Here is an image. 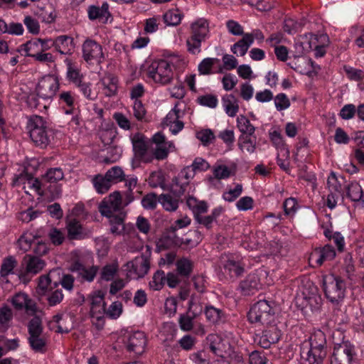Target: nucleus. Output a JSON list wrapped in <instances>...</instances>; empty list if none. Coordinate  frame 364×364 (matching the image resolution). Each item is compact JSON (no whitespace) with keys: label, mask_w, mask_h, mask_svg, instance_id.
Listing matches in <instances>:
<instances>
[{"label":"nucleus","mask_w":364,"mask_h":364,"mask_svg":"<svg viewBox=\"0 0 364 364\" xmlns=\"http://www.w3.org/2000/svg\"><path fill=\"white\" fill-rule=\"evenodd\" d=\"M276 303L272 300H259L250 309L247 319L251 323L257 326L271 324L276 321Z\"/></svg>","instance_id":"obj_1"},{"label":"nucleus","mask_w":364,"mask_h":364,"mask_svg":"<svg viewBox=\"0 0 364 364\" xmlns=\"http://www.w3.org/2000/svg\"><path fill=\"white\" fill-rule=\"evenodd\" d=\"M190 29V36L186 40L187 49L192 54H198L200 52L202 43L210 37L209 22L200 18L191 23Z\"/></svg>","instance_id":"obj_2"},{"label":"nucleus","mask_w":364,"mask_h":364,"mask_svg":"<svg viewBox=\"0 0 364 364\" xmlns=\"http://www.w3.org/2000/svg\"><path fill=\"white\" fill-rule=\"evenodd\" d=\"M323 289L326 299L333 304H339L345 297L346 282L333 274L323 277Z\"/></svg>","instance_id":"obj_3"},{"label":"nucleus","mask_w":364,"mask_h":364,"mask_svg":"<svg viewBox=\"0 0 364 364\" xmlns=\"http://www.w3.org/2000/svg\"><path fill=\"white\" fill-rule=\"evenodd\" d=\"M27 128L33 142L41 148L46 147L50 140L48 134L46 122L38 115L31 116L28 122Z\"/></svg>","instance_id":"obj_4"},{"label":"nucleus","mask_w":364,"mask_h":364,"mask_svg":"<svg viewBox=\"0 0 364 364\" xmlns=\"http://www.w3.org/2000/svg\"><path fill=\"white\" fill-rule=\"evenodd\" d=\"M151 248L146 246V250L140 257H136L134 260L127 262L124 265L127 271V277L129 279H138L144 277L150 269Z\"/></svg>","instance_id":"obj_5"},{"label":"nucleus","mask_w":364,"mask_h":364,"mask_svg":"<svg viewBox=\"0 0 364 364\" xmlns=\"http://www.w3.org/2000/svg\"><path fill=\"white\" fill-rule=\"evenodd\" d=\"M148 76L156 83L170 84L173 78L172 65L166 60L153 62L149 68Z\"/></svg>","instance_id":"obj_6"},{"label":"nucleus","mask_w":364,"mask_h":364,"mask_svg":"<svg viewBox=\"0 0 364 364\" xmlns=\"http://www.w3.org/2000/svg\"><path fill=\"white\" fill-rule=\"evenodd\" d=\"M202 312V305L197 302L196 296L193 294L188 301L186 312L181 314L178 318V324L181 329L183 331H191L194 326V319L198 317Z\"/></svg>","instance_id":"obj_7"},{"label":"nucleus","mask_w":364,"mask_h":364,"mask_svg":"<svg viewBox=\"0 0 364 364\" xmlns=\"http://www.w3.org/2000/svg\"><path fill=\"white\" fill-rule=\"evenodd\" d=\"M355 355L354 346L349 341L335 345L331 364H353Z\"/></svg>","instance_id":"obj_8"},{"label":"nucleus","mask_w":364,"mask_h":364,"mask_svg":"<svg viewBox=\"0 0 364 364\" xmlns=\"http://www.w3.org/2000/svg\"><path fill=\"white\" fill-rule=\"evenodd\" d=\"M59 89V82L54 75H46L38 82L36 92L38 96L43 100H51Z\"/></svg>","instance_id":"obj_9"},{"label":"nucleus","mask_w":364,"mask_h":364,"mask_svg":"<svg viewBox=\"0 0 364 364\" xmlns=\"http://www.w3.org/2000/svg\"><path fill=\"white\" fill-rule=\"evenodd\" d=\"M82 58L89 64L93 63V61L102 62L104 58L102 47L97 41L87 38L82 46Z\"/></svg>","instance_id":"obj_10"},{"label":"nucleus","mask_w":364,"mask_h":364,"mask_svg":"<svg viewBox=\"0 0 364 364\" xmlns=\"http://www.w3.org/2000/svg\"><path fill=\"white\" fill-rule=\"evenodd\" d=\"M135 157L143 162L150 163L153 156L149 153V142L145 140L144 135L137 133L132 139Z\"/></svg>","instance_id":"obj_11"},{"label":"nucleus","mask_w":364,"mask_h":364,"mask_svg":"<svg viewBox=\"0 0 364 364\" xmlns=\"http://www.w3.org/2000/svg\"><path fill=\"white\" fill-rule=\"evenodd\" d=\"M326 354L327 350H322L304 344L300 352L301 364H321Z\"/></svg>","instance_id":"obj_12"},{"label":"nucleus","mask_w":364,"mask_h":364,"mask_svg":"<svg viewBox=\"0 0 364 364\" xmlns=\"http://www.w3.org/2000/svg\"><path fill=\"white\" fill-rule=\"evenodd\" d=\"M262 331L259 343L263 348H268L272 344L277 343L282 336L281 330L278 328L276 321L271 324H265Z\"/></svg>","instance_id":"obj_13"},{"label":"nucleus","mask_w":364,"mask_h":364,"mask_svg":"<svg viewBox=\"0 0 364 364\" xmlns=\"http://www.w3.org/2000/svg\"><path fill=\"white\" fill-rule=\"evenodd\" d=\"M122 205V196L120 192L114 191L100 203L99 212L103 216H109L120 209Z\"/></svg>","instance_id":"obj_14"},{"label":"nucleus","mask_w":364,"mask_h":364,"mask_svg":"<svg viewBox=\"0 0 364 364\" xmlns=\"http://www.w3.org/2000/svg\"><path fill=\"white\" fill-rule=\"evenodd\" d=\"M10 301L16 310L24 309L29 315H35L37 311L36 302L31 299L26 293H16L12 296Z\"/></svg>","instance_id":"obj_15"},{"label":"nucleus","mask_w":364,"mask_h":364,"mask_svg":"<svg viewBox=\"0 0 364 364\" xmlns=\"http://www.w3.org/2000/svg\"><path fill=\"white\" fill-rule=\"evenodd\" d=\"M181 245V237L178 236L175 228H169L164 232L156 243L158 251L170 249L174 246Z\"/></svg>","instance_id":"obj_16"},{"label":"nucleus","mask_w":364,"mask_h":364,"mask_svg":"<svg viewBox=\"0 0 364 364\" xmlns=\"http://www.w3.org/2000/svg\"><path fill=\"white\" fill-rule=\"evenodd\" d=\"M125 344L128 351L140 355L146 345V336L142 331H136L129 336Z\"/></svg>","instance_id":"obj_17"},{"label":"nucleus","mask_w":364,"mask_h":364,"mask_svg":"<svg viewBox=\"0 0 364 364\" xmlns=\"http://www.w3.org/2000/svg\"><path fill=\"white\" fill-rule=\"evenodd\" d=\"M261 287L260 279L257 274H250L241 281L238 289L244 296L255 294Z\"/></svg>","instance_id":"obj_18"},{"label":"nucleus","mask_w":364,"mask_h":364,"mask_svg":"<svg viewBox=\"0 0 364 364\" xmlns=\"http://www.w3.org/2000/svg\"><path fill=\"white\" fill-rule=\"evenodd\" d=\"M336 257V251L333 246L326 245L318 247L310 255V259L314 260L317 265L321 266L325 261L332 260Z\"/></svg>","instance_id":"obj_19"},{"label":"nucleus","mask_w":364,"mask_h":364,"mask_svg":"<svg viewBox=\"0 0 364 364\" xmlns=\"http://www.w3.org/2000/svg\"><path fill=\"white\" fill-rule=\"evenodd\" d=\"M55 50L61 54H71L75 48L73 38L71 36L63 35L57 37L54 41Z\"/></svg>","instance_id":"obj_20"},{"label":"nucleus","mask_w":364,"mask_h":364,"mask_svg":"<svg viewBox=\"0 0 364 364\" xmlns=\"http://www.w3.org/2000/svg\"><path fill=\"white\" fill-rule=\"evenodd\" d=\"M66 229L70 240H81L84 237L82 226L76 218H67Z\"/></svg>","instance_id":"obj_21"},{"label":"nucleus","mask_w":364,"mask_h":364,"mask_svg":"<svg viewBox=\"0 0 364 364\" xmlns=\"http://www.w3.org/2000/svg\"><path fill=\"white\" fill-rule=\"evenodd\" d=\"M70 269L77 272L83 279L87 282H92L98 272V267L92 266L89 268L85 267L79 262H75L72 264Z\"/></svg>","instance_id":"obj_22"},{"label":"nucleus","mask_w":364,"mask_h":364,"mask_svg":"<svg viewBox=\"0 0 364 364\" xmlns=\"http://www.w3.org/2000/svg\"><path fill=\"white\" fill-rule=\"evenodd\" d=\"M60 269L50 270L48 274H44L38 278V284L37 288L38 294L44 295L50 287V289L55 288L53 287V275L55 274H60Z\"/></svg>","instance_id":"obj_23"},{"label":"nucleus","mask_w":364,"mask_h":364,"mask_svg":"<svg viewBox=\"0 0 364 364\" xmlns=\"http://www.w3.org/2000/svg\"><path fill=\"white\" fill-rule=\"evenodd\" d=\"M100 82L106 96L111 97L117 94L118 80L114 75L105 73L100 79Z\"/></svg>","instance_id":"obj_24"},{"label":"nucleus","mask_w":364,"mask_h":364,"mask_svg":"<svg viewBox=\"0 0 364 364\" xmlns=\"http://www.w3.org/2000/svg\"><path fill=\"white\" fill-rule=\"evenodd\" d=\"M23 262L26 264L27 272H31L33 275L40 272L46 265L43 259L31 255H26L24 257Z\"/></svg>","instance_id":"obj_25"},{"label":"nucleus","mask_w":364,"mask_h":364,"mask_svg":"<svg viewBox=\"0 0 364 364\" xmlns=\"http://www.w3.org/2000/svg\"><path fill=\"white\" fill-rule=\"evenodd\" d=\"M222 102L225 113L231 117L236 116L239 111L238 100L232 94L225 95L222 97Z\"/></svg>","instance_id":"obj_26"},{"label":"nucleus","mask_w":364,"mask_h":364,"mask_svg":"<svg viewBox=\"0 0 364 364\" xmlns=\"http://www.w3.org/2000/svg\"><path fill=\"white\" fill-rule=\"evenodd\" d=\"M346 196L352 201L360 202L364 203V195L363 188L356 181H352L348 183L346 187Z\"/></svg>","instance_id":"obj_27"},{"label":"nucleus","mask_w":364,"mask_h":364,"mask_svg":"<svg viewBox=\"0 0 364 364\" xmlns=\"http://www.w3.org/2000/svg\"><path fill=\"white\" fill-rule=\"evenodd\" d=\"M65 62L67 65L66 78L68 81L74 85L80 82L84 78L80 70L70 60L66 59Z\"/></svg>","instance_id":"obj_28"},{"label":"nucleus","mask_w":364,"mask_h":364,"mask_svg":"<svg viewBox=\"0 0 364 364\" xmlns=\"http://www.w3.org/2000/svg\"><path fill=\"white\" fill-rule=\"evenodd\" d=\"M106 217L109 218V222L111 226L110 232L114 235H122L124 231V215L122 213L116 215L114 213H111L109 216Z\"/></svg>","instance_id":"obj_29"},{"label":"nucleus","mask_w":364,"mask_h":364,"mask_svg":"<svg viewBox=\"0 0 364 364\" xmlns=\"http://www.w3.org/2000/svg\"><path fill=\"white\" fill-rule=\"evenodd\" d=\"M177 273L183 279V282L188 279L193 272V263L187 258H182L176 262Z\"/></svg>","instance_id":"obj_30"},{"label":"nucleus","mask_w":364,"mask_h":364,"mask_svg":"<svg viewBox=\"0 0 364 364\" xmlns=\"http://www.w3.org/2000/svg\"><path fill=\"white\" fill-rule=\"evenodd\" d=\"M16 264L17 261L14 257L9 256L6 257L1 266L0 280L2 282H8L9 281L7 279V277L9 274L14 273V269L16 267Z\"/></svg>","instance_id":"obj_31"},{"label":"nucleus","mask_w":364,"mask_h":364,"mask_svg":"<svg viewBox=\"0 0 364 364\" xmlns=\"http://www.w3.org/2000/svg\"><path fill=\"white\" fill-rule=\"evenodd\" d=\"M12 309L7 305L0 307V331L6 332L10 327V322L13 319Z\"/></svg>","instance_id":"obj_32"},{"label":"nucleus","mask_w":364,"mask_h":364,"mask_svg":"<svg viewBox=\"0 0 364 364\" xmlns=\"http://www.w3.org/2000/svg\"><path fill=\"white\" fill-rule=\"evenodd\" d=\"M308 346L322 350H327L326 338L325 333L318 330L314 333L309 338Z\"/></svg>","instance_id":"obj_33"},{"label":"nucleus","mask_w":364,"mask_h":364,"mask_svg":"<svg viewBox=\"0 0 364 364\" xmlns=\"http://www.w3.org/2000/svg\"><path fill=\"white\" fill-rule=\"evenodd\" d=\"M92 183L96 191L100 194L107 192L112 185L106 175L103 176L101 174H97L93 178Z\"/></svg>","instance_id":"obj_34"},{"label":"nucleus","mask_w":364,"mask_h":364,"mask_svg":"<svg viewBox=\"0 0 364 364\" xmlns=\"http://www.w3.org/2000/svg\"><path fill=\"white\" fill-rule=\"evenodd\" d=\"M179 198L168 193H162L159 196V203L166 210L172 212L178 208Z\"/></svg>","instance_id":"obj_35"},{"label":"nucleus","mask_w":364,"mask_h":364,"mask_svg":"<svg viewBox=\"0 0 364 364\" xmlns=\"http://www.w3.org/2000/svg\"><path fill=\"white\" fill-rule=\"evenodd\" d=\"M183 14L178 9H169L166 11L163 18L167 26H178L180 24Z\"/></svg>","instance_id":"obj_36"},{"label":"nucleus","mask_w":364,"mask_h":364,"mask_svg":"<svg viewBox=\"0 0 364 364\" xmlns=\"http://www.w3.org/2000/svg\"><path fill=\"white\" fill-rule=\"evenodd\" d=\"M252 44V38L249 36L244 34L242 38L235 43L232 47L231 50L233 53H237V49L239 50L240 56H243L246 54L250 46Z\"/></svg>","instance_id":"obj_37"},{"label":"nucleus","mask_w":364,"mask_h":364,"mask_svg":"<svg viewBox=\"0 0 364 364\" xmlns=\"http://www.w3.org/2000/svg\"><path fill=\"white\" fill-rule=\"evenodd\" d=\"M41 38H36L27 41L21 46L22 50L25 52V55L28 57H33L41 52Z\"/></svg>","instance_id":"obj_38"},{"label":"nucleus","mask_w":364,"mask_h":364,"mask_svg":"<svg viewBox=\"0 0 364 364\" xmlns=\"http://www.w3.org/2000/svg\"><path fill=\"white\" fill-rule=\"evenodd\" d=\"M36 15L39 19L47 23L53 22L56 18L55 9L51 5H48L43 8H39L36 11Z\"/></svg>","instance_id":"obj_39"},{"label":"nucleus","mask_w":364,"mask_h":364,"mask_svg":"<svg viewBox=\"0 0 364 364\" xmlns=\"http://www.w3.org/2000/svg\"><path fill=\"white\" fill-rule=\"evenodd\" d=\"M188 181H183L179 177L175 176L172 179L170 191L176 198H181L185 193Z\"/></svg>","instance_id":"obj_40"},{"label":"nucleus","mask_w":364,"mask_h":364,"mask_svg":"<svg viewBox=\"0 0 364 364\" xmlns=\"http://www.w3.org/2000/svg\"><path fill=\"white\" fill-rule=\"evenodd\" d=\"M225 270L229 272L231 277H239L244 272V265L240 262L228 259L224 265Z\"/></svg>","instance_id":"obj_41"},{"label":"nucleus","mask_w":364,"mask_h":364,"mask_svg":"<svg viewBox=\"0 0 364 364\" xmlns=\"http://www.w3.org/2000/svg\"><path fill=\"white\" fill-rule=\"evenodd\" d=\"M165 282L166 274L163 270L159 269L154 274L149 285L151 289L159 291L164 287Z\"/></svg>","instance_id":"obj_42"},{"label":"nucleus","mask_w":364,"mask_h":364,"mask_svg":"<svg viewBox=\"0 0 364 364\" xmlns=\"http://www.w3.org/2000/svg\"><path fill=\"white\" fill-rule=\"evenodd\" d=\"M38 238V236L33 235L32 232H24L18 240V245L19 249L23 252H27L31 247L32 243Z\"/></svg>","instance_id":"obj_43"},{"label":"nucleus","mask_w":364,"mask_h":364,"mask_svg":"<svg viewBox=\"0 0 364 364\" xmlns=\"http://www.w3.org/2000/svg\"><path fill=\"white\" fill-rule=\"evenodd\" d=\"M64 173L60 168H50L43 175V180L47 183H57L63 178Z\"/></svg>","instance_id":"obj_44"},{"label":"nucleus","mask_w":364,"mask_h":364,"mask_svg":"<svg viewBox=\"0 0 364 364\" xmlns=\"http://www.w3.org/2000/svg\"><path fill=\"white\" fill-rule=\"evenodd\" d=\"M237 127L242 133V135L249 136H251L255 130V127L250 123V121L242 115L237 118Z\"/></svg>","instance_id":"obj_45"},{"label":"nucleus","mask_w":364,"mask_h":364,"mask_svg":"<svg viewBox=\"0 0 364 364\" xmlns=\"http://www.w3.org/2000/svg\"><path fill=\"white\" fill-rule=\"evenodd\" d=\"M42 321L40 316L35 315L28 323L29 336L41 335L43 333Z\"/></svg>","instance_id":"obj_46"},{"label":"nucleus","mask_w":364,"mask_h":364,"mask_svg":"<svg viewBox=\"0 0 364 364\" xmlns=\"http://www.w3.org/2000/svg\"><path fill=\"white\" fill-rule=\"evenodd\" d=\"M118 271V265L115 263L108 264L102 268L100 279L109 282L112 281Z\"/></svg>","instance_id":"obj_47"},{"label":"nucleus","mask_w":364,"mask_h":364,"mask_svg":"<svg viewBox=\"0 0 364 364\" xmlns=\"http://www.w3.org/2000/svg\"><path fill=\"white\" fill-rule=\"evenodd\" d=\"M105 175L107 178L109 180L111 183H117L118 181H122L125 179V175L122 170V168L119 166H114L109 169Z\"/></svg>","instance_id":"obj_48"},{"label":"nucleus","mask_w":364,"mask_h":364,"mask_svg":"<svg viewBox=\"0 0 364 364\" xmlns=\"http://www.w3.org/2000/svg\"><path fill=\"white\" fill-rule=\"evenodd\" d=\"M159 203V196L155 193H150L142 198L141 205L146 210H154Z\"/></svg>","instance_id":"obj_49"},{"label":"nucleus","mask_w":364,"mask_h":364,"mask_svg":"<svg viewBox=\"0 0 364 364\" xmlns=\"http://www.w3.org/2000/svg\"><path fill=\"white\" fill-rule=\"evenodd\" d=\"M149 184L152 188L161 187L165 190V177L162 172H152L149 178Z\"/></svg>","instance_id":"obj_50"},{"label":"nucleus","mask_w":364,"mask_h":364,"mask_svg":"<svg viewBox=\"0 0 364 364\" xmlns=\"http://www.w3.org/2000/svg\"><path fill=\"white\" fill-rule=\"evenodd\" d=\"M196 102L200 105L208 107L212 109L215 108L218 103L217 97L212 94H207L199 96L197 98Z\"/></svg>","instance_id":"obj_51"},{"label":"nucleus","mask_w":364,"mask_h":364,"mask_svg":"<svg viewBox=\"0 0 364 364\" xmlns=\"http://www.w3.org/2000/svg\"><path fill=\"white\" fill-rule=\"evenodd\" d=\"M238 146L242 151L245 149L249 153H253L256 149L255 141H253L250 136L245 135L240 136Z\"/></svg>","instance_id":"obj_52"},{"label":"nucleus","mask_w":364,"mask_h":364,"mask_svg":"<svg viewBox=\"0 0 364 364\" xmlns=\"http://www.w3.org/2000/svg\"><path fill=\"white\" fill-rule=\"evenodd\" d=\"M204 313L208 321L213 323H215L220 320L222 311L210 305L205 306Z\"/></svg>","instance_id":"obj_53"},{"label":"nucleus","mask_w":364,"mask_h":364,"mask_svg":"<svg viewBox=\"0 0 364 364\" xmlns=\"http://www.w3.org/2000/svg\"><path fill=\"white\" fill-rule=\"evenodd\" d=\"M219 62L218 58H207L203 59L198 65V71L201 75H209L211 73L212 67L215 63Z\"/></svg>","instance_id":"obj_54"},{"label":"nucleus","mask_w":364,"mask_h":364,"mask_svg":"<svg viewBox=\"0 0 364 364\" xmlns=\"http://www.w3.org/2000/svg\"><path fill=\"white\" fill-rule=\"evenodd\" d=\"M273 99L277 111H282L290 107V100L284 93H279Z\"/></svg>","instance_id":"obj_55"},{"label":"nucleus","mask_w":364,"mask_h":364,"mask_svg":"<svg viewBox=\"0 0 364 364\" xmlns=\"http://www.w3.org/2000/svg\"><path fill=\"white\" fill-rule=\"evenodd\" d=\"M75 279L71 274H63L59 281L53 282V287H57L59 284L68 291H72L74 287Z\"/></svg>","instance_id":"obj_56"},{"label":"nucleus","mask_w":364,"mask_h":364,"mask_svg":"<svg viewBox=\"0 0 364 364\" xmlns=\"http://www.w3.org/2000/svg\"><path fill=\"white\" fill-rule=\"evenodd\" d=\"M28 342L31 348L36 352H42L46 346V341L41 335L29 336Z\"/></svg>","instance_id":"obj_57"},{"label":"nucleus","mask_w":364,"mask_h":364,"mask_svg":"<svg viewBox=\"0 0 364 364\" xmlns=\"http://www.w3.org/2000/svg\"><path fill=\"white\" fill-rule=\"evenodd\" d=\"M48 236L52 243L55 245H60L65 240L64 233L56 228L50 230Z\"/></svg>","instance_id":"obj_58"},{"label":"nucleus","mask_w":364,"mask_h":364,"mask_svg":"<svg viewBox=\"0 0 364 364\" xmlns=\"http://www.w3.org/2000/svg\"><path fill=\"white\" fill-rule=\"evenodd\" d=\"M242 191V186L241 184H237L234 189H231L229 191L224 193L223 198L226 201L232 202L240 196Z\"/></svg>","instance_id":"obj_59"},{"label":"nucleus","mask_w":364,"mask_h":364,"mask_svg":"<svg viewBox=\"0 0 364 364\" xmlns=\"http://www.w3.org/2000/svg\"><path fill=\"white\" fill-rule=\"evenodd\" d=\"M82 94L88 100H93L95 99V96L92 95V90H91V84L90 82H84L83 80L80 81V82L75 85Z\"/></svg>","instance_id":"obj_60"},{"label":"nucleus","mask_w":364,"mask_h":364,"mask_svg":"<svg viewBox=\"0 0 364 364\" xmlns=\"http://www.w3.org/2000/svg\"><path fill=\"white\" fill-rule=\"evenodd\" d=\"M23 23L31 33L38 34L40 32V26L38 21L33 18L31 16H26Z\"/></svg>","instance_id":"obj_61"},{"label":"nucleus","mask_w":364,"mask_h":364,"mask_svg":"<svg viewBox=\"0 0 364 364\" xmlns=\"http://www.w3.org/2000/svg\"><path fill=\"white\" fill-rule=\"evenodd\" d=\"M196 343V338L191 335H186L178 341V344L181 348L185 350H191L195 346Z\"/></svg>","instance_id":"obj_62"},{"label":"nucleus","mask_w":364,"mask_h":364,"mask_svg":"<svg viewBox=\"0 0 364 364\" xmlns=\"http://www.w3.org/2000/svg\"><path fill=\"white\" fill-rule=\"evenodd\" d=\"M283 208L286 215H294L298 208L296 200L294 198L286 199L283 203Z\"/></svg>","instance_id":"obj_63"},{"label":"nucleus","mask_w":364,"mask_h":364,"mask_svg":"<svg viewBox=\"0 0 364 364\" xmlns=\"http://www.w3.org/2000/svg\"><path fill=\"white\" fill-rule=\"evenodd\" d=\"M250 364H269L267 358L260 352L255 350L250 354Z\"/></svg>","instance_id":"obj_64"}]
</instances>
